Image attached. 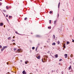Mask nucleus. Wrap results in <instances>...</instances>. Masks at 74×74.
<instances>
[{
	"label": "nucleus",
	"instance_id": "423d86ee",
	"mask_svg": "<svg viewBox=\"0 0 74 74\" xmlns=\"http://www.w3.org/2000/svg\"><path fill=\"white\" fill-rule=\"evenodd\" d=\"M36 58L38 59H40V56H37Z\"/></svg>",
	"mask_w": 74,
	"mask_h": 74
},
{
	"label": "nucleus",
	"instance_id": "2f4dec72",
	"mask_svg": "<svg viewBox=\"0 0 74 74\" xmlns=\"http://www.w3.org/2000/svg\"><path fill=\"white\" fill-rule=\"evenodd\" d=\"M0 48H2V46L0 45Z\"/></svg>",
	"mask_w": 74,
	"mask_h": 74
},
{
	"label": "nucleus",
	"instance_id": "cd10ccee",
	"mask_svg": "<svg viewBox=\"0 0 74 74\" xmlns=\"http://www.w3.org/2000/svg\"><path fill=\"white\" fill-rule=\"evenodd\" d=\"M49 23L50 24L51 23V20H49Z\"/></svg>",
	"mask_w": 74,
	"mask_h": 74
},
{
	"label": "nucleus",
	"instance_id": "4be33fe9",
	"mask_svg": "<svg viewBox=\"0 0 74 74\" xmlns=\"http://www.w3.org/2000/svg\"><path fill=\"white\" fill-rule=\"evenodd\" d=\"M37 49H38V47H36V51H37Z\"/></svg>",
	"mask_w": 74,
	"mask_h": 74
},
{
	"label": "nucleus",
	"instance_id": "c756f323",
	"mask_svg": "<svg viewBox=\"0 0 74 74\" xmlns=\"http://www.w3.org/2000/svg\"><path fill=\"white\" fill-rule=\"evenodd\" d=\"M6 19L7 21L8 22H9V21H8V19L6 18Z\"/></svg>",
	"mask_w": 74,
	"mask_h": 74
},
{
	"label": "nucleus",
	"instance_id": "c85d7f7f",
	"mask_svg": "<svg viewBox=\"0 0 74 74\" xmlns=\"http://www.w3.org/2000/svg\"><path fill=\"white\" fill-rule=\"evenodd\" d=\"M12 42H13V41H15V40H11Z\"/></svg>",
	"mask_w": 74,
	"mask_h": 74
},
{
	"label": "nucleus",
	"instance_id": "a18cd8bd",
	"mask_svg": "<svg viewBox=\"0 0 74 74\" xmlns=\"http://www.w3.org/2000/svg\"><path fill=\"white\" fill-rule=\"evenodd\" d=\"M63 46H65V44H64Z\"/></svg>",
	"mask_w": 74,
	"mask_h": 74
},
{
	"label": "nucleus",
	"instance_id": "2eb2a0df",
	"mask_svg": "<svg viewBox=\"0 0 74 74\" xmlns=\"http://www.w3.org/2000/svg\"><path fill=\"white\" fill-rule=\"evenodd\" d=\"M56 44V43H55V42H54L52 44V45H55Z\"/></svg>",
	"mask_w": 74,
	"mask_h": 74
},
{
	"label": "nucleus",
	"instance_id": "5701e85b",
	"mask_svg": "<svg viewBox=\"0 0 74 74\" xmlns=\"http://www.w3.org/2000/svg\"><path fill=\"white\" fill-rule=\"evenodd\" d=\"M13 50L14 51H16V48H14V49Z\"/></svg>",
	"mask_w": 74,
	"mask_h": 74
},
{
	"label": "nucleus",
	"instance_id": "79ce46f5",
	"mask_svg": "<svg viewBox=\"0 0 74 74\" xmlns=\"http://www.w3.org/2000/svg\"><path fill=\"white\" fill-rule=\"evenodd\" d=\"M8 15H6V17H8Z\"/></svg>",
	"mask_w": 74,
	"mask_h": 74
},
{
	"label": "nucleus",
	"instance_id": "a211bd4d",
	"mask_svg": "<svg viewBox=\"0 0 74 74\" xmlns=\"http://www.w3.org/2000/svg\"><path fill=\"white\" fill-rule=\"evenodd\" d=\"M70 56H71V58H73V55L72 54H71L70 55Z\"/></svg>",
	"mask_w": 74,
	"mask_h": 74
},
{
	"label": "nucleus",
	"instance_id": "864d4df0",
	"mask_svg": "<svg viewBox=\"0 0 74 74\" xmlns=\"http://www.w3.org/2000/svg\"><path fill=\"white\" fill-rule=\"evenodd\" d=\"M59 64H60V63H59Z\"/></svg>",
	"mask_w": 74,
	"mask_h": 74
},
{
	"label": "nucleus",
	"instance_id": "aec40b11",
	"mask_svg": "<svg viewBox=\"0 0 74 74\" xmlns=\"http://www.w3.org/2000/svg\"><path fill=\"white\" fill-rule=\"evenodd\" d=\"M59 32H62V30L59 29Z\"/></svg>",
	"mask_w": 74,
	"mask_h": 74
},
{
	"label": "nucleus",
	"instance_id": "6e6552de",
	"mask_svg": "<svg viewBox=\"0 0 74 74\" xmlns=\"http://www.w3.org/2000/svg\"><path fill=\"white\" fill-rule=\"evenodd\" d=\"M3 25H4V24H3V23H0V26H3Z\"/></svg>",
	"mask_w": 74,
	"mask_h": 74
},
{
	"label": "nucleus",
	"instance_id": "f704fd0d",
	"mask_svg": "<svg viewBox=\"0 0 74 74\" xmlns=\"http://www.w3.org/2000/svg\"><path fill=\"white\" fill-rule=\"evenodd\" d=\"M63 47L64 48H66V46H63Z\"/></svg>",
	"mask_w": 74,
	"mask_h": 74
},
{
	"label": "nucleus",
	"instance_id": "bb28decb",
	"mask_svg": "<svg viewBox=\"0 0 74 74\" xmlns=\"http://www.w3.org/2000/svg\"><path fill=\"white\" fill-rule=\"evenodd\" d=\"M58 44H60V42H59V41H58Z\"/></svg>",
	"mask_w": 74,
	"mask_h": 74
},
{
	"label": "nucleus",
	"instance_id": "603ef678",
	"mask_svg": "<svg viewBox=\"0 0 74 74\" xmlns=\"http://www.w3.org/2000/svg\"><path fill=\"white\" fill-rule=\"evenodd\" d=\"M20 61H21V62H22V60H21Z\"/></svg>",
	"mask_w": 74,
	"mask_h": 74
},
{
	"label": "nucleus",
	"instance_id": "09e8293b",
	"mask_svg": "<svg viewBox=\"0 0 74 74\" xmlns=\"http://www.w3.org/2000/svg\"><path fill=\"white\" fill-rule=\"evenodd\" d=\"M49 27H48V29H49Z\"/></svg>",
	"mask_w": 74,
	"mask_h": 74
},
{
	"label": "nucleus",
	"instance_id": "c9c22d12",
	"mask_svg": "<svg viewBox=\"0 0 74 74\" xmlns=\"http://www.w3.org/2000/svg\"><path fill=\"white\" fill-rule=\"evenodd\" d=\"M56 58H58V55L57 54L56 55Z\"/></svg>",
	"mask_w": 74,
	"mask_h": 74
},
{
	"label": "nucleus",
	"instance_id": "4468645a",
	"mask_svg": "<svg viewBox=\"0 0 74 74\" xmlns=\"http://www.w3.org/2000/svg\"><path fill=\"white\" fill-rule=\"evenodd\" d=\"M36 37H40V35H36Z\"/></svg>",
	"mask_w": 74,
	"mask_h": 74
},
{
	"label": "nucleus",
	"instance_id": "a19ab883",
	"mask_svg": "<svg viewBox=\"0 0 74 74\" xmlns=\"http://www.w3.org/2000/svg\"><path fill=\"white\" fill-rule=\"evenodd\" d=\"M51 27H49V29H51Z\"/></svg>",
	"mask_w": 74,
	"mask_h": 74
},
{
	"label": "nucleus",
	"instance_id": "f8f14e48",
	"mask_svg": "<svg viewBox=\"0 0 74 74\" xmlns=\"http://www.w3.org/2000/svg\"><path fill=\"white\" fill-rule=\"evenodd\" d=\"M6 9H9V8H10V7H8V6H6Z\"/></svg>",
	"mask_w": 74,
	"mask_h": 74
},
{
	"label": "nucleus",
	"instance_id": "39448f33",
	"mask_svg": "<svg viewBox=\"0 0 74 74\" xmlns=\"http://www.w3.org/2000/svg\"><path fill=\"white\" fill-rule=\"evenodd\" d=\"M22 73L23 74H26V72L25 71H23Z\"/></svg>",
	"mask_w": 74,
	"mask_h": 74
},
{
	"label": "nucleus",
	"instance_id": "b1692460",
	"mask_svg": "<svg viewBox=\"0 0 74 74\" xmlns=\"http://www.w3.org/2000/svg\"><path fill=\"white\" fill-rule=\"evenodd\" d=\"M69 43H70V42L69 41H68L66 42L67 44H69Z\"/></svg>",
	"mask_w": 74,
	"mask_h": 74
},
{
	"label": "nucleus",
	"instance_id": "f3484780",
	"mask_svg": "<svg viewBox=\"0 0 74 74\" xmlns=\"http://www.w3.org/2000/svg\"><path fill=\"white\" fill-rule=\"evenodd\" d=\"M53 38H55V35H53Z\"/></svg>",
	"mask_w": 74,
	"mask_h": 74
},
{
	"label": "nucleus",
	"instance_id": "49530a36",
	"mask_svg": "<svg viewBox=\"0 0 74 74\" xmlns=\"http://www.w3.org/2000/svg\"><path fill=\"white\" fill-rule=\"evenodd\" d=\"M13 38H15V36H13Z\"/></svg>",
	"mask_w": 74,
	"mask_h": 74
},
{
	"label": "nucleus",
	"instance_id": "f03ea898",
	"mask_svg": "<svg viewBox=\"0 0 74 74\" xmlns=\"http://www.w3.org/2000/svg\"><path fill=\"white\" fill-rule=\"evenodd\" d=\"M47 59H45L44 58H42V62H46L47 61Z\"/></svg>",
	"mask_w": 74,
	"mask_h": 74
},
{
	"label": "nucleus",
	"instance_id": "e433bc0d",
	"mask_svg": "<svg viewBox=\"0 0 74 74\" xmlns=\"http://www.w3.org/2000/svg\"><path fill=\"white\" fill-rule=\"evenodd\" d=\"M72 42H74V39H72Z\"/></svg>",
	"mask_w": 74,
	"mask_h": 74
},
{
	"label": "nucleus",
	"instance_id": "7c9ffc66",
	"mask_svg": "<svg viewBox=\"0 0 74 74\" xmlns=\"http://www.w3.org/2000/svg\"><path fill=\"white\" fill-rule=\"evenodd\" d=\"M54 23L55 25L56 24V21H55L54 22Z\"/></svg>",
	"mask_w": 74,
	"mask_h": 74
},
{
	"label": "nucleus",
	"instance_id": "9d476101",
	"mask_svg": "<svg viewBox=\"0 0 74 74\" xmlns=\"http://www.w3.org/2000/svg\"><path fill=\"white\" fill-rule=\"evenodd\" d=\"M71 69V65H70L69 67V70H70Z\"/></svg>",
	"mask_w": 74,
	"mask_h": 74
},
{
	"label": "nucleus",
	"instance_id": "20e7f679",
	"mask_svg": "<svg viewBox=\"0 0 74 74\" xmlns=\"http://www.w3.org/2000/svg\"><path fill=\"white\" fill-rule=\"evenodd\" d=\"M21 52V49H18L17 50V52H16V53L18 52V53H19Z\"/></svg>",
	"mask_w": 74,
	"mask_h": 74
},
{
	"label": "nucleus",
	"instance_id": "6e6d98bb",
	"mask_svg": "<svg viewBox=\"0 0 74 74\" xmlns=\"http://www.w3.org/2000/svg\"><path fill=\"white\" fill-rule=\"evenodd\" d=\"M63 11H64V10H63Z\"/></svg>",
	"mask_w": 74,
	"mask_h": 74
},
{
	"label": "nucleus",
	"instance_id": "f257e3e1",
	"mask_svg": "<svg viewBox=\"0 0 74 74\" xmlns=\"http://www.w3.org/2000/svg\"><path fill=\"white\" fill-rule=\"evenodd\" d=\"M8 47V46H4L1 49V51H3V50H4V49H5V48H7Z\"/></svg>",
	"mask_w": 74,
	"mask_h": 74
},
{
	"label": "nucleus",
	"instance_id": "4d7b16f0",
	"mask_svg": "<svg viewBox=\"0 0 74 74\" xmlns=\"http://www.w3.org/2000/svg\"><path fill=\"white\" fill-rule=\"evenodd\" d=\"M6 74H8V73H6Z\"/></svg>",
	"mask_w": 74,
	"mask_h": 74
},
{
	"label": "nucleus",
	"instance_id": "ea45409f",
	"mask_svg": "<svg viewBox=\"0 0 74 74\" xmlns=\"http://www.w3.org/2000/svg\"><path fill=\"white\" fill-rule=\"evenodd\" d=\"M8 74H10V72H8Z\"/></svg>",
	"mask_w": 74,
	"mask_h": 74
},
{
	"label": "nucleus",
	"instance_id": "58836bf2",
	"mask_svg": "<svg viewBox=\"0 0 74 74\" xmlns=\"http://www.w3.org/2000/svg\"><path fill=\"white\" fill-rule=\"evenodd\" d=\"M61 74H63V72L62 71V72H61Z\"/></svg>",
	"mask_w": 74,
	"mask_h": 74
},
{
	"label": "nucleus",
	"instance_id": "ddd939ff",
	"mask_svg": "<svg viewBox=\"0 0 74 74\" xmlns=\"http://www.w3.org/2000/svg\"><path fill=\"white\" fill-rule=\"evenodd\" d=\"M60 2H59V4H58V8H59V7H60Z\"/></svg>",
	"mask_w": 74,
	"mask_h": 74
},
{
	"label": "nucleus",
	"instance_id": "393cba45",
	"mask_svg": "<svg viewBox=\"0 0 74 74\" xmlns=\"http://www.w3.org/2000/svg\"><path fill=\"white\" fill-rule=\"evenodd\" d=\"M3 12H6V11L5 10H3Z\"/></svg>",
	"mask_w": 74,
	"mask_h": 74
},
{
	"label": "nucleus",
	"instance_id": "7ed1b4c3",
	"mask_svg": "<svg viewBox=\"0 0 74 74\" xmlns=\"http://www.w3.org/2000/svg\"><path fill=\"white\" fill-rule=\"evenodd\" d=\"M47 58H48V56H44V59H47Z\"/></svg>",
	"mask_w": 74,
	"mask_h": 74
},
{
	"label": "nucleus",
	"instance_id": "72a5a7b5",
	"mask_svg": "<svg viewBox=\"0 0 74 74\" xmlns=\"http://www.w3.org/2000/svg\"><path fill=\"white\" fill-rule=\"evenodd\" d=\"M2 4V3H1L0 2V5H1Z\"/></svg>",
	"mask_w": 74,
	"mask_h": 74
},
{
	"label": "nucleus",
	"instance_id": "6ab92c4d",
	"mask_svg": "<svg viewBox=\"0 0 74 74\" xmlns=\"http://www.w3.org/2000/svg\"><path fill=\"white\" fill-rule=\"evenodd\" d=\"M27 19V17H25V18H24L25 21H26V20Z\"/></svg>",
	"mask_w": 74,
	"mask_h": 74
},
{
	"label": "nucleus",
	"instance_id": "8fccbe9b",
	"mask_svg": "<svg viewBox=\"0 0 74 74\" xmlns=\"http://www.w3.org/2000/svg\"><path fill=\"white\" fill-rule=\"evenodd\" d=\"M55 58H56V55H55Z\"/></svg>",
	"mask_w": 74,
	"mask_h": 74
},
{
	"label": "nucleus",
	"instance_id": "4c0bfd02",
	"mask_svg": "<svg viewBox=\"0 0 74 74\" xmlns=\"http://www.w3.org/2000/svg\"><path fill=\"white\" fill-rule=\"evenodd\" d=\"M13 45H16L15 43H13Z\"/></svg>",
	"mask_w": 74,
	"mask_h": 74
},
{
	"label": "nucleus",
	"instance_id": "c03bdc74",
	"mask_svg": "<svg viewBox=\"0 0 74 74\" xmlns=\"http://www.w3.org/2000/svg\"><path fill=\"white\" fill-rule=\"evenodd\" d=\"M7 64H8V62H7Z\"/></svg>",
	"mask_w": 74,
	"mask_h": 74
},
{
	"label": "nucleus",
	"instance_id": "1a4fd4ad",
	"mask_svg": "<svg viewBox=\"0 0 74 74\" xmlns=\"http://www.w3.org/2000/svg\"><path fill=\"white\" fill-rule=\"evenodd\" d=\"M16 33V34H18V35H21V34L18 33V32H16H16H15Z\"/></svg>",
	"mask_w": 74,
	"mask_h": 74
},
{
	"label": "nucleus",
	"instance_id": "a878e982",
	"mask_svg": "<svg viewBox=\"0 0 74 74\" xmlns=\"http://www.w3.org/2000/svg\"><path fill=\"white\" fill-rule=\"evenodd\" d=\"M35 48L34 47H32V49H34Z\"/></svg>",
	"mask_w": 74,
	"mask_h": 74
},
{
	"label": "nucleus",
	"instance_id": "5fc2aeb1",
	"mask_svg": "<svg viewBox=\"0 0 74 74\" xmlns=\"http://www.w3.org/2000/svg\"><path fill=\"white\" fill-rule=\"evenodd\" d=\"M0 1H2V0H0Z\"/></svg>",
	"mask_w": 74,
	"mask_h": 74
},
{
	"label": "nucleus",
	"instance_id": "37998d69",
	"mask_svg": "<svg viewBox=\"0 0 74 74\" xmlns=\"http://www.w3.org/2000/svg\"><path fill=\"white\" fill-rule=\"evenodd\" d=\"M11 16H9V18H11Z\"/></svg>",
	"mask_w": 74,
	"mask_h": 74
},
{
	"label": "nucleus",
	"instance_id": "473e14b6",
	"mask_svg": "<svg viewBox=\"0 0 74 74\" xmlns=\"http://www.w3.org/2000/svg\"><path fill=\"white\" fill-rule=\"evenodd\" d=\"M49 13H50V14H52V11H50L49 12Z\"/></svg>",
	"mask_w": 74,
	"mask_h": 74
},
{
	"label": "nucleus",
	"instance_id": "de8ad7c7",
	"mask_svg": "<svg viewBox=\"0 0 74 74\" xmlns=\"http://www.w3.org/2000/svg\"><path fill=\"white\" fill-rule=\"evenodd\" d=\"M58 17H59V14H58Z\"/></svg>",
	"mask_w": 74,
	"mask_h": 74
},
{
	"label": "nucleus",
	"instance_id": "412c9836",
	"mask_svg": "<svg viewBox=\"0 0 74 74\" xmlns=\"http://www.w3.org/2000/svg\"><path fill=\"white\" fill-rule=\"evenodd\" d=\"M62 61V59H60V60H59V62H61V61Z\"/></svg>",
	"mask_w": 74,
	"mask_h": 74
},
{
	"label": "nucleus",
	"instance_id": "3c124183",
	"mask_svg": "<svg viewBox=\"0 0 74 74\" xmlns=\"http://www.w3.org/2000/svg\"><path fill=\"white\" fill-rule=\"evenodd\" d=\"M5 26L4 25V27H5Z\"/></svg>",
	"mask_w": 74,
	"mask_h": 74
},
{
	"label": "nucleus",
	"instance_id": "dca6fc26",
	"mask_svg": "<svg viewBox=\"0 0 74 74\" xmlns=\"http://www.w3.org/2000/svg\"><path fill=\"white\" fill-rule=\"evenodd\" d=\"M8 39H9V40H11V37H9L8 38Z\"/></svg>",
	"mask_w": 74,
	"mask_h": 74
},
{
	"label": "nucleus",
	"instance_id": "9b49d317",
	"mask_svg": "<svg viewBox=\"0 0 74 74\" xmlns=\"http://www.w3.org/2000/svg\"><path fill=\"white\" fill-rule=\"evenodd\" d=\"M28 61H25V64H27V63H28Z\"/></svg>",
	"mask_w": 74,
	"mask_h": 74
},
{
	"label": "nucleus",
	"instance_id": "0eeeda50",
	"mask_svg": "<svg viewBox=\"0 0 74 74\" xmlns=\"http://www.w3.org/2000/svg\"><path fill=\"white\" fill-rule=\"evenodd\" d=\"M64 56H65V58H67V54H65Z\"/></svg>",
	"mask_w": 74,
	"mask_h": 74
}]
</instances>
